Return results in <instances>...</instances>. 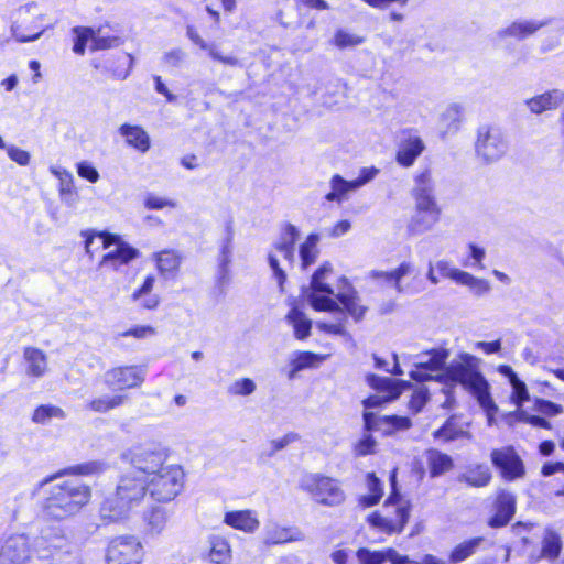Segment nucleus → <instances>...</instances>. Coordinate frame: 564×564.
<instances>
[{"label": "nucleus", "instance_id": "nucleus-22", "mask_svg": "<svg viewBox=\"0 0 564 564\" xmlns=\"http://www.w3.org/2000/svg\"><path fill=\"white\" fill-rule=\"evenodd\" d=\"M119 133L126 139L128 145L141 153L149 151L151 141L148 132L140 126L123 123L119 128Z\"/></svg>", "mask_w": 564, "mask_h": 564}, {"label": "nucleus", "instance_id": "nucleus-20", "mask_svg": "<svg viewBox=\"0 0 564 564\" xmlns=\"http://www.w3.org/2000/svg\"><path fill=\"white\" fill-rule=\"evenodd\" d=\"M357 558L360 564H404L408 562L405 556H401L393 549L381 551H370L369 549H359Z\"/></svg>", "mask_w": 564, "mask_h": 564}, {"label": "nucleus", "instance_id": "nucleus-8", "mask_svg": "<svg viewBox=\"0 0 564 564\" xmlns=\"http://www.w3.org/2000/svg\"><path fill=\"white\" fill-rule=\"evenodd\" d=\"M128 456L134 467L133 471L148 479L164 466L167 452L159 444H147L133 447Z\"/></svg>", "mask_w": 564, "mask_h": 564}, {"label": "nucleus", "instance_id": "nucleus-36", "mask_svg": "<svg viewBox=\"0 0 564 564\" xmlns=\"http://www.w3.org/2000/svg\"><path fill=\"white\" fill-rule=\"evenodd\" d=\"M330 192L326 194L325 198L328 202H337L341 203L347 199V196L350 192L357 191L356 187H352V181H346L339 174H335L330 178Z\"/></svg>", "mask_w": 564, "mask_h": 564}, {"label": "nucleus", "instance_id": "nucleus-55", "mask_svg": "<svg viewBox=\"0 0 564 564\" xmlns=\"http://www.w3.org/2000/svg\"><path fill=\"white\" fill-rule=\"evenodd\" d=\"M73 32L74 34H76L73 51L78 55H84L86 44L89 40L93 41L95 31L91 28L87 26H75L73 29Z\"/></svg>", "mask_w": 564, "mask_h": 564}, {"label": "nucleus", "instance_id": "nucleus-52", "mask_svg": "<svg viewBox=\"0 0 564 564\" xmlns=\"http://www.w3.org/2000/svg\"><path fill=\"white\" fill-rule=\"evenodd\" d=\"M133 66V57L130 54L120 55L116 59L115 66H109L108 70L116 79H126Z\"/></svg>", "mask_w": 564, "mask_h": 564}, {"label": "nucleus", "instance_id": "nucleus-62", "mask_svg": "<svg viewBox=\"0 0 564 564\" xmlns=\"http://www.w3.org/2000/svg\"><path fill=\"white\" fill-rule=\"evenodd\" d=\"M376 440L371 434L367 433L359 440L354 447L356 456H367L375 452Z\"/></svg>", "mask_w": 564, "mask_h": 564}, {"label": "nucleus", "instance_id": "nucleus-58", "mask_svg": "<svg viewBox=\"0 0 564 564\" xmlns=\"http://www.w3.org/2000/svg\"><path fill=\"white\" fill-rule=\"evenodd\" d=\"M429 390L424 387L417 388L411 395L409 401V409L414 413L422 411L426 402L429 401Z\"/></svg>", "mask_w": 564, "mask_h": 564}, {"label": "nucleus", "instance_id": "nucleus-46", "mask_svg": "<svg viewBox=\"0 0 564 564\" xmlns=\"http://www.w3.org/2000/svg\"><path fill=\"white\" fill-rule=\"evenodd\" d=\"M367 487L370 494L367 496H362L360 498V502L365 507H371L379 502L383 492L382 484L373 473L367 474Z\"/></svg>", "mask_w": 564, "mask_h": 564}, {"label": "nucleus", "instance_id": "nucleus-32", "mask_svg": "<svg viewBox=\"0 0 564 564\" xmlns=\"http://www.w3.org/2000/svg\"><path fill=\"white\" fill-rule=\"evenodd\" d=\"M186 34L188 39L196 45H198L202 50L208 51L209 56L218 61L225 65L229 66H238L239 61L235 56H224L214 44H208L196 31V29L192 25H188L186 29Z\"/></svg>", "mask_w": 564, "mask_h": 564}, {"label": "nucleus", "instance_id": "nucleus-63", "mask_svg": "<svg viewBox=\"0 0 564 564\" xmlns=\"http://www.w3.org/2000/svg\"><path fill=\"white\" fill-rule=\"evenodd\" d=\"M121 42L122 41L118 36H96L94 34L91 50L99 51L117 47L121 44Z\"/></svg>", "mask_w": 564, "mask_h": 564}, {"label": "nucleus", "instance_id": "nucleus-5", "mask_svg": "<svg viewBox=\"0 0 564 564\" xmlns=\"http://www.w3.org/2000/svg\"><path fill=\"white\" fill-rule=\"evenodd\" d=\"M317 503L328 507L339 506L345 501V492L337 479L322 474H306L299 484Z\"/></svg>", "mask_w": 564, "mask_h": 564}, {"label": "nucleus", "instance_id": "nucleus-26", "mask_svg": "<svg viewBox=\"0 0 564 564\" xmlns=\"http://www.w3.org/2000/svg\"><path fill=\"white\" fill-rule=\"evenodd\" d=\"M299 230L292 224H286L279 241L274 243V249L291 264L295 262V243L299 239Z\"/></svg>", "mask_w": 564, "mask_h": 564}, {"label": "nucleus", "instance_id": "nucleus-49", "mask_svg": "<svg viewBox=\"0 0 564 564\" xmlns=\"http://www.w3.org/2000/svg\"><path fill=\"white\" fill-rule=\"evenodd\" d=\"M107 469V465L100 460H91L72 466L63 471V474H74L82 476L97 475Z\"/></svg>", "mask_w": 564, "mask_h": 564}, {"label": "nucleus", "instance_id": "nucleus-25", "mask_svg": "<svg viewBox=\"0 0 564 564\" xmlns=\"http://www.w3.org/2000/svg\"><path fill=\"white\" fill-rule=\"evenodd\" d=\"M23 357L26 364V375L34 378H42L48 369L46 354L35 347H25Z\"/></svg>", "mask_w": 564, "mask_h": 564}, {"label": "nucleus", "instance_id": "nucleus-27", "mask_svg": "<svg viewBox=\"0 0 564 564\" xmlns=\"http://www.w3.org/2000/svg\"><path fill=\"white\" fill-rule=\"evenodd\" d=\"M564 100V93L558 89L544 93L525 101L531 112L540 115L556 109Z\"/></svg>", "mask_w": 564, "mask_h": 564}, {"label": "nucleus", "instance_id": "nucleus-4", "mask_svg": "<svg viewBox=\"0 0 564 564\" xmlns=\"http://www.w3.org/2000/svg\"><path fill=\"white\" fill-rule=\"evenodd\" d=\"M392 492L383 503L382 513L373 512L368 520L371 525L387 533H400L410 517L409 503L401 502V496L397 490L395 474L391 475Z\"/></svg>", "mask_w": 564, "mask_h": 564}, {"label": "nucleus", "instance_id": "nucleus-39", "mask_svg": "<svg viewBox=\"0 0 564 564\" xmlns=\"http://www.w3.org/2000/svg\"><path fill=\"white\" fill-rule=\"evenodd\" d=\"M318 241L319 236L317 234H310L305 241L300 246L299 252L303 270H306L316 261L319 252L317 248Z\"/></svg>", "mask_w": 564, "mask_h": 564}, {"label": "nucleus", "instance_id": "nucleus-18", "mask_svg": "<svg viewBox=\"0 0 564 564\" xmlns=\"http://www.w3.org/2000/svg\"><path fill=\"white\" fill-rule=\"evenodd\" d=\"M424 150L425 144L423 140L419 135L410 134L400 141L395 153V161L403 167H410Z\"/></svg>", "mask_w": 564, "mask_h": 564}, {"label": "nucleus", "instance_id": "nucleus-12", "mask_svg": "<svg viewBox=\"0 0 564 564\" xmlns=\"http://www.w3.org/2000/svg\"><path fill=\"white\" fill-rule=\"evenodd\" d=\"M490 459L500 470L501 477L508 481L521 478L525 474L524 464L512 446L492 449Z\"/></svg>", "mask_w": 564, "mask_h": 564}, {"label": "nucleus", "instance_id": "nucleus-1", "mask_svg": "<svg viewBox=\"0 0 564 564\" xmlns=\"http://www.w3.org/2000/svg\"><path fill=\"white\" fill-rule=\"evenodd\" d=\"M449 351L446 348H434L416 356L415 369L410 372L411 379L424 382L434 380L446 387L460 386L470 393L488 415L489 424L498 406L491 398L490 384L480 370V359L462 352L448 365Z\"/></svg>", "mask_w": 564, "mask_h": 564}, {"label": "nucleus", "instance_id": "nucleus-13", "mask_svg": "<svg viewBox=\"0 0 564 564\" xmlns=\"http://www.w3.org/2000/svg\"><path fill=\"white\" fill-rule=\"evenodd\" d=\"M99 242L102 248L116 246L115 250L108 252L102 257L101 264L111 265L117 269L119 265L128 264L131 260L139 257L138 249L131 247L129 243L121 240L117 235H99Z\"/></svg>", "mask_w": 564, "mask_h": 564}, {"label": "nucleus", "instance_id": "nucleus-45", "mask_svg": "<svg viewBox=\"0 0 564 564\" xmlns=\"http://www.w3.org/2000/svg\"><path fill=\"white\" fill-rule=\"evenodd\" d=\"M561 550V536L552 530H546L542 541V556L549 560H554L560 555Z\"/></svg>", "mask_w": 564, "mask_h": 564}, {"label": "nucleus", "instance_id": "nucleus-61", "mask_svg": "<svg viewBox=\"0 0 564 564\" xmlns=\"http://www.w3.org/2000/svg\"><path fill=\"white\" fill-rule=\"evenodd\" d=\"M434 267L442 278L452 279L457 283H459L460 274L464 273V271L452 267L447 260H438L434 263Z\"/></svg>", "mask_w": 564, "mask_h": 564}, {"label": "nucleus", "instance_id": "nucleus-17", "mask_svg": "<svg viewBox=\"0 0 564 564\" xmlns=\"http://www.w3.org/2000/svg\"><path fill=\"white\" fill-rule=\"evenodd\" d=\"M465 108L459 102L448 104L440 115L438 127L442 138L456 134L464 121Z\"/></svg>", "mask_w": 564, "mask_h": 564}, {"label": "nucleus", "instance_id": "nucleus-6", "mask_svg": "<svg viewBox=\"0 0 564 564\" xmlns=\"http://www.w3.org/2000/svg\"><path fill=\"white\" fill-rule=\"evenodd\" d=\"M147 484L152 498L161 502H167L182 491L184 471L177 465H164L148 478Z\"/></svg>", "mask_w": 564, "mask_h": 564}, {"label": "nucleus", "instance_id": "nucleus-56", "mask_svg": "<svg viewBox=\"0 0 564 564\" xmlns=\"http://www.w3.org/2000/svg\"><path fill=\"white\" fill-rule=\"evenodd\" d=\"M365 42V37L349 33L343 29L336 31L334 35V44L339 48L352 47Z\"/></svg>", "mask_w": 564, "mask_h": 564}, {"label": "nucleus", "instance_id": "nucleus-64", "mask_svg": "<svg viewBox=\"0 0 564 564\" xmlns=\"http://www.w3.org/2000/svg\"><path fill=\"white\" fill-rule=\"evenodd\" d=\"M77 173L82 178L87 180L90 183H96L99 180V173L97 169L87 161H82L77 163Z\"/></svg>", "mask_w": 564, "mask_h": 564}, {"label": "nucleus", "instance_id": "nucleus-30", "mask_svg": "<svg viewBox=\"0 0 564 564\" xmlns=\"http://www.w3.org/2000/svg\"><path fill=\"white\" fill-rule=\"evenodd\" d=\"M143 518L147 532L151 535H159L165 530L171 518V511L156 506L147 511Z\"/></svg>", "mask_w": 564, "mask_h": 564}, {"label": "nucleus", "instance_id": "nucleus-2", "mask_svg": "<svg viewBox=\"0 0 564 564\" xmlns=\"http://www.w3.org/2000/svg\"><path fill=\"white\" fill-rule=\"evenodd\" d=\"M147 480L135 471L122 475L117 485L116 494L107 498L100 507L101 518L110 522L127 519L130 511L144 499L148 490Z\"/></svg>", "mask_w": 564, "mask_h": 564}, {"label": "nucleus", "instance_id": "nucleus-51", "mask_svg": "<svg viewBox=\"0 0 564 564\" xmlns=\"http://www.w3.org/2000/svg\"><path fill=\"white\" fill-rule=\"evenodd\" d=\"M322 360V357L311 352V351H299L295 358L292 360V371L290 373V378L294 376L295 372L301 371L303 369L314 367L317 362Z\"/></svg>", "mask_w": 564, "mask_h": 564}, {"label": "nucleus", "instance_id": "nucleus-19", "mask_svg": "<svg viewBox=\"0 0 564 564\" xmlns=\"http://www.w3.org/2000/svg\"><path fill=\"white\" fill-rule=\"evenodd\" d=\"M412 271L410 262H402L397 269L392 271H378L372 270L368 273L369 279L375 281H382L387 285H392L400 294L408 293L409 290L401 283V280Z\"/></svg>", "mask_w": 564, "mask_h": 564}, {"label": "nucleus", "instance_id": "nucleus-50", "mask_svg": "<svg viewBox=\"0 0 564 564\" xmlns=\"http://www.w3.org/2000/svg\"><path fill=\"white\" fill-rule=\"evenodd\" d=\"M459 284L468 286L477 296H481L490 290V284L487 280L476 278L466 271L460 274Z\"/></svg>", "mask_w": 564, "mask_h": 564}, {"label": "nucleus", "instance_id": "nucleus-3", "mask_svg": "<svg viewBox=\"0 0 564 564\" xmlns=\"http://www.w3.org/2000/svg\"><path fill=\"white\" fill-rule=\"evenodd\" d=\"M90 499V488L78 480L55 484L47 490L42 503L46 518L64 520L77 513Z\"/></svg>", "mask_w": 564, "mask_h": 564}, {"label": "nucleus", "instance_id": "nucleus-31", "mask_svg": "<svg viewBox=\"0 0 564 564\" xmlns=\"http://www.w3.org/2000/svg\"><path fill=\"white\" fill-rule=\"evenodd\" d=\"M154 282L155 278L148 275L141 286L132 293V301L138 302L140 306L147 310L156 308L160 304V296L152 293Z\"/></svg>", "mask_w": 564, "mask_h": 564}, {"label": "nucleus", "instance_id": "nucleus-7", "mask_svg": "<svg viewBox=\"0 0 564 564\" xmlns=\"http://www.w3.org/2000/svg\"><path fill=\"white\" fill-rule=\"evenodd\" d=\"M332 264L325 262L312 275L311 284L306 291V297L311 306L318 312H338L341 311L338 303L332 297L334 290L325 283L326 274L330 273Z\"/></svg>", "mask_w": 564, "mask_h": 564}, {"label": "nucleus", "instance_id": "nucleus-16", "mask_svg": "<svg viewBox=\"0 0 564 564\" xmlns=\"http://www.w3.org/2000/svg\"><path fill=\"white\" fill-rule=\"evenodd\" d=\"M495 513L488 520L490 528L506 527L516 513V496L507 490H500L494 502Z\"/></svg>", "mask_w": 564, "mask_h": 564}, {"label": "nucleus", "instance_id": "nucleus-28", "mask_svg": "<svg viewBox=\"0 0 564 564\" xmlns=\"http://www.w3.org/2000/svg\"><path fill=\"white\" fill-rule=\"evenodd\" d=\"M303 539V533L296 528L272 525L267 528L263 542L265 545H276Z\"/></svg>", "mask_w": 564, "mask_h": 564}, {"label": "nucleus", "instance_id": "nucleus-23", "mask_svg": "<svg viewBox=\"0 0 564 564\" xmlns=\"http://www.w3.org/2000/svg\"><path fill=\"white\" fill-rule=\"evenodd\" d=\"M491 478L490 468L486 464H473L458 476V481L470 487L482 488L489 485Z\"/></svg>", "mask_w": 564, "mask_h": 564}, {"label": "nucleus", "instance_id": "nucleus-43", "mask_svg": "<svg viewBox=\"0 0 564 564\" xmlns=\"http://www.w3.org/2000/svg\"><path fill=\"white\" fill-rule=\"evenodd\" d=\"M155 259L159 271L164 275L174 273L181 264V256L174 250L160 251Z\"/></svg>", "mask_w": 564, "mask_h": 564}, {"label": "nucleus", "instance_id": "nucleus-37", "mask_svg": "<svg viewBox=\"0 0 564 564\" xmlns=\"http://www.w3.org/2000/svg\"><path fill=\"white\" fill-rule=\"evenodd\" d=\"M438 214L415 212L409 221L408 229L412 235L430 231L440 220Z\"/></svg>", "mask_w": 564, "mask_h": 564}, {"label": "nucleus", "instance_id": "nucleus-60", "mask_svg": "<svg viewBox=\"0 0 564 564\" xmlns=\"http://www.w3.org/2000/svg\"><path fill=\"white\" fill-rule=\"evenodd\" d=\"M510 384L512 387L511 400L517 406H522L530 399L527 384L519 378Z\"/></svg>", "mask_w": 564, "mask_h": 564}, {"label": "nucleus", "instance_id": "nucleus-11", "mask_svg": "<svg viewBox=\"0 0 564 564\" xmlns=\"http://www.w3.org/2000/svg\"><path fill=\"white\" fill-rule=\"evenodd\" d=\"M367 382L371 388L383 394L370 395L365 399L362 404L366 409L379 408L384 403L395 400L402 393L403 389L409 387V383L405 381L394 380L377 375H369L367 377Z\"/></svg>", "mask_w": 564, "mask_h": 564}, {"label": "nucleus", "instance_id": "nucleus-40", "mask_svg": "<svg viewBox=\"0 0 564 564\" xmlns=\"http://www.w3.org/2000/svg\"><path fill=\"white\" fill-rule=\"evenodd\" d=\"M411 194L412 196H435V185L430 169L417 172Z\"/></svg>", "mask_w": 564, "mask_h": 564}, {"label": "nucleus", "instance_id": "nucleus-38", "mask_svg": "<svg viewBox=\"0 0 564 564\" xmlns=\"http://www.w3.org/2000/svg\"><path fill=\"white\" fill-rule=\"evenodd\" d=\"M127 397L121 394H104L97 398H94L87 405V408L96 413H107L111 410H115L121 406Z\"/></svg>", "mask_w": 564, "mask_h": 564}, {"label": "nucleus", "instance_id": "nucleus-44", "mask_svg": "<svg viewBox=\"0 0 564 564\" xmlns=\"http://www.w3.org/2000/svg\"><path fill=\"white\" fill-rule=\"evenodd\" d=\"M435 438H442L445 442H452L459 437L471 438L468 431L457 427L454 417H449L438 430L433 433Z\"/></svg>", "mask_w": 564, "mask_h": 564}, {"label": "nucleus", "instance_id": "nucleus-47", "mask_svg": "<svg viewBox=\"0 0 564 564\" xmlns=\"http://www.w3.org/2000/svg\"><path fill=\"white\" fill-rule=\"evenodd\" d=\"M541 25L542 24L540 23L530 21L513 22L511 25H509L502 31V34L521 40L532 35L536 30L541 28Z\"/></svg>", "mask_w": 564, "mask_h": 564}, {"label": "nucleus", "instance_id": "nucleus-15", "mask_svg": "<svg viewBox=\"0 0 564 564\" xmlns=\"http://www.w3.org/2000/svg\"><path fill=\"white\" fill-rule=\"evenodd\" d=\"M144 376V369L139 366L115 367L105 372L104 382L111 390H124L141 386Z\"/></svg>", "mask_w": 564, "mask_h": 564}, {"label": "nucleus", "instance_id": "nucleus-33", "mask_svg": "<svg viewBox=\"0 0 564 564\" xmlns=\"http://www.w3.org/2000/svg\"><path fill=\"white\" fill-rule=\"evenodd\" d=\"M285 318L293 327L296 339L303 340L311 335L312 321L297 306H292Z\"/></svg>", "mask_w": 564, "mask_h": 564}, {"label": "nucleus", "instance_id": "nucleus-14", "mask_svg": "<svg viewBox=\"0 0 564 564\" xmlns=\"http://www.w3.org/2000/svg\"><path fill=\"white\" fill-rule=\"evenodd\" d=\"M0 564H32L30 539L26 534L7 538L0 547Z\"/></svg>", "mask_w": 564, "mask_h": 564}, {"label": "nucleus", "instance_id": "nucleus-10", "mask_svg": "<svg viewBox=\"0 0 564 564\" xmlns=\"http://www.w3.org/2000/svg\"><path fill=\"white\" fill-rule=\"evenodd\" d=\"M141 557L142 545L131 535L117 536L107 547V564H140Z\"/></svg>", "mask_w": 564, "mask_h": 564}, {"label": "nucleus", "instance_id": "nucleus-53", "mask_svg": "<svg viewBox=\"0 0 564 564\" xmlns=\"http://www.w3.org/2000/svg\"><path fill=\"white\" fill-rule=\"evenodd\" d=\"M384 426L383 434L390 435L398 431H405L412 426V421L408 416L386 415L382 416Z\"/></svg>", "mask_w": 564, "mask_h": 564}, {"label": "nucleus", "instance_id": "nucleus-9", "mask_svg": "<svg viewBox=\"0 0 564 564\" xmlns=\"http://www.w3.org/2000/svg\"><path fill=\"white\" fill-rule=\"evenodd\" d=\"M508 150V141L502 131L492 126H481L477 130L475 151L485 162L501 159Z\"/></svg>", "mask_w": 564, "mask_h": 564}, {"label": "nucleus", "instance_id": "nucleus-34", "mask_svg": "<svg viewBox=\"0 0 564 564\" xmlns=\"http://www.w3.org/2000/svg\"><path fill=\"white\" fill-rule=\"evenodd\" d=\"M426 460L431 477H438L454 467L452 457L438 449H429Z\"/></svg>", "mask_w": 564, "mask_h": 564}, {"label": "nucleus", "instance_id": "nucleus-29", "mask_svg": "<svg viewBox=\"0 0 564 564\" xmlns=\"http://www.w3.org/2000/svg\"><path fill=\"white\" fill-rule=\"evenodd\" d=\"M232 229L228 226L227 236L223 240L218 256V283L224 285L229 282V265L232 258Z\"/></svg>", "mask_w": 564, "mask_h": 564}, {"label": "nucleus", "instance_id": "nucleus-35", "mask_svg": "<svg viewBox=\"0 0 564 564\" xmlns=\"http://www.w3.org/2000/svg\"><path fill=\"white\" fill-rule=\"evenodd\" d=\"M336 297L343 304L345 311L357 322L364 318L367 307L359 304V297L352 288L349 286L347 291L338 292Z\"/></svg>", "mask_w": 564, "mask_h": 564}, {"label": "nucleus", "instance_id": "nucleus-21", "mask_svg": "<svg viewBox=\"0 0 564 564\" xmlns=\"http://www.w3.org/2000/svg\"><path fill=\"white\" fill-rule=\"evenodd\" d=\"M224 522L237 530L253 533L260 525L256 513L251 510H238L226 512Z\"/></svg>", "mask_w": 564, "mask_h": 564}, {"label": "nucleus", "instance_id": "nucleus-59", "mask_svg": "<svg viewBox=\"0 0 564 564\" xmlns=\"http://www.w3.org/2000/svg\"><path fill=\"white\" fill-rule=\"evenodd\" d=\"M534 410L547 416H556L564 412L562 405L540 398L534 400Z\"/></svg>", "mask_w": 564, "mask_h": 564}, {"label": "nucleus", "instance_id": "nucleus-42", "mask_svg": "<svg viewBox=\"0 0 564 564\" xmlns=\"http://www.w3.org/2000/svg\"><path fill=\"white\" fill-rule=\"evenodd\" d=\"M47 553L40 551L39 557L45 560L64 561L65 555H70L73 552L72 544L64 536L56 538L55 542L50 543Z\"/></svg>", "mask_w": 564, "mask_h": 564}, {"label": "nucleus", "instance_id": "nucleus-24", "mask_svg": "<svg viewBox=\"0 0 564 564\" xmlns=\"http://www.w3.org/2000/svg\"><path fill=\"white\" fill-rule=\"evenodd\" d=\"M209 550L206 555L212 564H229L232 552L228 540L220 535H210L208 538Z\"/></svg>", "mask_w": 564, "mask_h": 564}, {"label": "nucleus", "instance_id": "nucleus-54", "mask_svg": "<svg viewBox=\"0 0 564 564\" xmlns=\"http://www.w3.org/2000/svg\"><path fill=\"white\" fill-rule=\"evenodd\" d=\"M257 389L254 381L250 378H241L235 380L228 388L227 392L236 397L251 395Z\"/></svg>", "mask_w": 564, "mask_h": 564}, {"label": "nucleus", "instance_id": "nucleus-48", "mask_svg": "<svg viewBox=\"0 0 564 564\" xmlns=\"http://www.w3.org/2000/svg\"><path fill=\"white\" fill-rule=\"evenodd\" d=\"M65 419V412L55 405H40L32 415V421L37 424H46L51 419Z\"/></svg>", "mask_w": 564, "mask_h": 564}, {"label": "nucleus", "instance_id": "nucleus-57", "mask_svg": "<svg viewBox=\"0 0 564 564\" xmlns=\"http://www.w3.org/2000/svg\"><path fill=\"white\" fill-rule=\"evenodd\" d=\"M415 202V212L441 215L435 196H412Z\"/></svg>", "mask_w": 564, "mask_h": 564}, {"label": "nucleus", "instance_id": "nucleus-41", "mask_svg": "<svg viewBox=\"0 0 564 564\" xmlns=\"http://www.w3.org/2000/svg\"><path fill=\"white\" fill-rule=\"evenodd\" d=\"M484 538H473L456 545L449 554V561L454 564L460 563L470 557L479 549Z\"/></svg>", "mask_w": 564, "mask_h": 564}]
</instances>
